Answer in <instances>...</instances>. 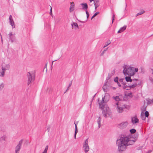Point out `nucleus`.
I'll return each instance as SVG.
<instances>
[{
  "instance_id": "obj_23",
  "label": "nucleus",
  "mask_w": 153,
  "mask_h": 153,
  "mask_svg": "<svg viewBox=\"0 0 153 153\" xmlns=\"http://www.w3.org/2000/svg\"><path fill=\"white\" fill-rule=\"evenodd\" d=\"M141 117L143 120H145L146 119L145 116L143 113H142L141 114Z\"/></svg>"
},
{
  "instance_id": "obj_13",
  "label": "nucleus",
  "mask_w": 153,
  "mask_h": 153,
  "mask_svg": "<svg viewBox=\"0 0 153 153\" xmlns=\"http://www.w3.org/2000/svg\"><path fill=\"white\" fill-rule=\"evenodd\" d=\"M81 5L82 6V9L86 10H87L88 8V5L86 3H82L81 4Z\"/></svg>"
},
{
  "instance_id": "obj_45",
  "label": "nucleus",
  "mask_w": 153,
  "mask_h": 153,
  "mask_svg": "<svg viewBox=\"0 0 153 153\" xmlns=\"http://www.w3.org/2000/svg\"><path fill=\"white\" fill-rule=\"evenodd\" d=\"M71 4H74L73 2H72L70 3Z\"/></svg>"
},
{
  "instance_id": "obj_10",
  "label": "nucleus",
  "mask_w": 153,
  "mask_h": 153,
  "mask_svg": "<svg viewBox=\"0 0 153 153\" xmlns=\"http://www.w3.org/2000/svg\"><path fill=\"white\" fill-rule=\"evenodd\" d=\"M132 123L134 125H136L139 122V120L137 116H135L132 118Z\"/></svg>"
},
{
  "instance_id": "obj_3",
  "label": "nucleus",
  "mask_w": 153,
  "mask_h": 153,
  "mask_svg": "<svg viewBox=\"0 0 153 153\" xmlns=\"http://www.w3.org/2000/svg\"><path fill=\"white\" fill-rule=\"evenodd\" d=\"M102 108V113L103 115L105 118L111 117L112 115V113L109 107L106 105H101Z\"/></svg>"
},
{
  "instance_id": "obj_18",
  "label": "nucleus",
  "mask_w": 153,
  "mask_h": 153,
  "mask_svg": "<svg viewBox=\"0 0 153 153\" xmlns=\"http://www.w3.org/2000/svg\"><path fill=\"white\" fill-rule=\"evenodd\" d=\"M101 119L100 117H99L97 120V123L98 124V127L100 128L101 126Z\"/></svg>"
},
{
  "instance_id": "obj_28",
  "label": "nucleus",
  "mask_w": 153,
  "mask_h": 153,
  "mask_svg": "<svg viewBox=\"0 0 153 153\" xmlns=\"http://www.w3.org/2000/svg\"><path fill=\"white\" fill-rule=\"evenodd\" d=\"M110 43H111V42H110V41H108L105 44V45L104 46L103 48H105Z\"/></svg>"
},
{
  "instance_id": "obj_15",
  "label": "nucleus",
  "mask_w": 153,
  "mask_h": 153,
  "mask_svg": "<svg viewBox=\"0 0 153 153\" xmlns=\"http://www.w3.org/2000/svg\"><path fill=\"white\" fill-rule=\"evenodd\" d=\"M10 67V66L9 64L5 65H3L2 68L6 71V70H9Z\"/></svg>"
},
{
  "instance_id": "obj_52",
  "label": "nucleus",
  "mask_w": 153,
  "mask_h": 153,
  "mask_svg": "<svg viewBox=\"0 0 153 153\" xmlns=\"http://www.w3.org/2000/svg\"><path fill=\"white\" fill-rule=\"evenodd\" d=\"M68 90V88L67 89V90H66V91Z\"/></svg>"
},
{
  "instance_id": "obj_11",
  "label": "nucleus",
  "mask_w": 153,
  "mask_h": 153,
  "mask_svg": "<svg viewBox=\"0 0 153 153\" xmlns=\"http://www.w3.org/2000/svg\"><path fill=\"white\" fill-rule=\"evenodd\" d=\"M9 22L13 28H15V25L14 21L12 19L11 15H10L9 17Z\"/></svg>"
},
{
  "instance_id": "obj_19",
  "label": "nucleus",
  "mask_w": 153,
  "mask_h": 153,
  "mask_svg": "<svg viewBox=\"0 0 153 153\" xmlns=\"http://www.w3.org/2000/svg\"><path fill=\"white\" fill-rule=\"evenodd\" d=\"M74 4H71L70 8V12H71L73 11L74 10Z\"/></svg>"
},
{
  "instance_id": "obj_36",
  "label": "nucleus",
  "mask_w": 153,
  "mask_h": 153,
  "mask_svg": "<svg viewBox=\"0 0 153 153\" xmlns=\"http://www.w3.org/2000/svg\"><path fill=\"white\" fill-rule=\"evenodd\" d=\"M118 79L117 77H116V78H115L114 79V82H118Z\"/></svg>"
},
{
  "instance_id": "obj_24",
  "label": "nucleus",
  "mask_w": 153,
  "mask_h": 153,
  "mask_svg": "<svg viewBox=\"0 0 153 153\" xmlns=\"http://www.w3.org/2000/svg\"><path fill=\"white\" fill-rule=\"evenodd\" d=\"M4 87V85L3 83H1L0 84V91H1Z\"/></svg>"
},
{
  "instance_id": "obj_41",
  "label": "nucleus",
  "mask_w": 153,
  "mask_h": 153,
  "mask_svg": "<svg viewBox=\"0 0 153 153\" xmlns=\"http://www.w3.org/2000/svg\"><path fill=\"white\" fill-rule=\"evenodd\" d=\"M122 86L123 89H126V86H125L124 85H123Z\"/></svg>"
},
{
  "instance_id": "obj_47",
  "label": "nucleus",
  "mask_w": 153,
  "mask_h": 153,
  "mask_svg": "<svg viewBox=\"0 0 153 153\" xmlns=\"http://www.w3.org/2000/svg\"><path fill=\"white\" fill-rule=\"evenodd\" d=\"M95 9H97V8L98 7H97V6H95Z\"/></svg>"
},
{
  "instance_id": "obj_49",
  "label": "nucleus",
  "mask_w": 153,
  "mask_h": 153,
  "mask_svg": "<svg viewBox=\"0 0 153 153\" xmlns=\"http://www.w3.org/2000/svg\"><path fill=\"white\" fill-rule=\"evenodd\" d=\"M55 61H53V62H52V64H53V62H54Z\"/></svg>"
},
{
  "instance_id": "obj_8",
  "label": "nucleus",
  "mask_w": 153,
  "mask_h": 153,
  "mask_svg": "<svg viewBox=\"0 0 153 153\" xmlns=\"http://www.w3.org/2000/svg\"><path fill=\"white\" fill-rule=\"evenodd\" d=\"M131 82V84L129 86L130 88H134L141 84L140 81L137 79H132Z\"/></svg>"
},
{
  "instance_id": "obj_37",
  "label": "nucleus",
  "mask_w": 153,
  "mask_h": 153,
  "mask_svg": "<svg viewBox=\"0 0 153 153\" xmlns=\"http://www.w3.org/2000/svg\"><path fill=\"white\" fill-rule=\"evenodd\" d=\"M99 13L98 12H97L95 13H94L93 15V17H95L96 16H97V14H98Z\"/></svg>"
},
{
  "instance_id": "obj_31",
  "label": "nucleus",
  "mask_w": 153,
  "mask_h": 153,
  "mask_svg": "<svg viewBox=\"0 0 153 153\" xmlns=\"http://www.w3.org/2000/svg\"><path fill=\"white\" fill-rule=\"evenodd\" d=\"M145 117H148L149 115V112L147 111H146L145 112Z\"/></svg>"
},
{
  "instance_id": "obj_1",
  "label": "nucleus",
  "mask_w": 153,
  "mask_h": 153,
  "mask_svg": "<svg viewBox=\"0 0 153 153\" xmlns=\"http://www.w3.org/2000/svg\"><path fill=\"white\" fill-rule=\"evenodd\" d=\"M136 140L130 136H121L116 142L118 151L120 152L125 151L127 146L134 144Z\"/></svg>"
},
{
  "instance_id": "obj_33",
  "label": "nucleus",
  "mask_w": 153,
  "mask_h": 153,
  "mask_svg": "<svg viewBox=\"0 0 153 153\" xmlns=\"http://www.w3.org/2000/svg\"><path fill=\"white\" fill-rule=\"evenodd\" d=\"M86 13L87 15V18L88 19L89 17V14L87 10H86Z\"/></svg>"
},
{
  "instance_id": "obj_40",
  "label": "nucleus",
  "mask_w": 153,
  "mask_h": 153,
  "mask_svg": "<svg viewBox=\"0 0 153 153\" xmlns=\"http://www.w3.org/2000/svg\"><path fill=\"white\" fill-rule=\"evenodd\" d=\"M114 15H113V16L112 17V23H113V21L114 20Z\"/></svg>"
},
{
  "instance_id": "obj_9",
  "label": "nucleus",
  "mask_w": 153,
  "mask_h": 153,
  "mask_svg": "<svg viewBox=\"0 0 153 153\" xmlns=\"http://www.w3.org/2000/svg\"><path fill=\"white\" fill-rule=\"evenodd\" d=\"M23 141V139H22L19 141L18 145L16 146L15 148L16 153H19Z\"/></svg>"
},
{
  "instance_id": "obj_7",
  "label": "nucleus",
  "mask_w": 153,
  "mask_h": 153,
  "mask_svg": "<svg viewBox=\"0 0 153 153\" xmlns=\"http://www.w3.org/2000/svg\"><path fill=\"white\" fill-rule=\"evenodd\" d=\"M28 85L33 81L35 79V75L32 72H29L27 74Z\"/></svg>"
},
{
  "instance_id": "obj_30",
  "label": "nucleus",
  "mask_w": 153,
  "mask_h": 153,
  "mask_svg": "<svg viewBox=\"0 0 153 153\" xmlns=\"http://www.w3.org/2000/svg\"><path fill=\"white\" fill-rule=\"evenodd\" d=\"M108 49V48H106V49H105L101 53V54H100V56H102L104 54V53L105 52V51H106Z\"/></svg>"
},
{
  "instance_id": "obj_32",
  "label": "nucleus",
  "mask_w": 153,
  "mask_h": 153,
  "mask_svg": "<svg viewBox=\"0 0 153 153\" xmlns=\"http://www.w3.org/2000/svg\"><path fill=\"white\" fill-rule=\"evenodd\" d=\"M48 149V146H47L43 152L45 153H47V152Z\"/></svg>"
},
{
  "instance_id": "obj_16",
  "label": "nucleus",
  "mask_w": 153,
  "mask_h": 153,
  "mask_svg": "<svg viewBox=\"0 0 153 153\" xmlns=\"http://www.w3.org/2000/svg\"><path fill=\"white\" fill-rule=\"evenodd\" d=\"M114 98L116 101H118L122 99V97L121 96L119 95L114 97Z\"/></svg>"
},
{
  "instance_id": "obj_42",
  "label": "nucleus",
  "mask_w": 153,
  "mask_h": 153,
  "mask_svg": "<svg viewBox=\"0 0 153 153\" xmlns=\"http://www.w3.org/2000/svg\"><path fill=\"white\" fill-rule=\"evenodd\" d=\"M117 84H118V85L119 86V87H121V85H120V83H119L118 82H117Z\"/></svg>"
},
{
  "instance_id": "obj_20",
  "label": "nucleus",
  "mask_w": 153,
  "mask_h": 153,
  "mask_svg": "<svg viewBox=\"0 0 153 153\" xmlns=\"http://www.w3.org/2000/svg\"><path fill=\"white\" fill-rule=\"evenodd\" d=\"M130 76H126V77L125 79H126V81H127V82H131V81H132V79H131V78Z\"/></svg>"
},
{
  "instance_id": "obj_4",
  "label": "nucleus",
  "mask_w": 153,
  "mask_h": 153,
  "mask_svg": "<svg viewBox=\"0 0 153 153\" xmlns=\"http://www.w3.org/2000/svg\"><path fill=\"white\" fill-rule=\"evenodd\" d=\"M114 109L118 113H121L126 108L125 105L121 104L119 102H116L114 105Z\"/></svg>"
},
{
  "instance_id": "obj_14",
  "label": "nucleus",
  "mask_w": 153,
  "mask_h": 153,
  "mask_svg": "<svg viewBox=\"0 0 153 153\" xmlns=\"http://www.w3.org/2000/svg\"><path fill=\"white\" fill-rule=\"evenodd\" d=\"M127 27L126 25H124L123 27L120 28L119 30L118 31V33H120L123 32L126 29Z\"/></svg>"
},
{
  "instance_id": "obj_6",
  "label": "nucleus",
  "mask_w": 153,
  "mask_h": 153,
  "mask_svg": "<svg viewBox=\"0 0 153 153\" xmlns=\"http://www.w3.org/2000/svg\"><path fill=\"white\" fill-rule=\"evenodd\" d=\"M88 143V138H87L83 142V143L82 149L85 153L88 152L90 149Z\"/></svg>"
},
{
  "instance_id": "obj_2",
  "label": "nucleus",
  "mask_w": 153,
  "mask_h": 153,
  "mask_svg": "<svg viewBox=\"0 0 153 153\" xmlns=\"http://www.w3.org/2000/svg\"><path fill=\"white\" fill-rule=\"evenodd\" d=\"M123 72L125 76H134L138 71L137 68H134L129 65H125L123 66Z\"/></svg>"
},
{
  "instance_id": "obj_26",
  "label": "nucleus",
  "mask_w": 153,
  "mask_h": 153,
  "mask_svg": "<svg viewBox=\"0 0 153 153\" xmlns=\"http://www.w3.org/2000/svg\"><path fill=\"white\" fill-rule=\"evenodd\" d=\"M144 12H145V11L143 10L142 11H141L140 12L138 13L136 15V16L137 17L139 15H141L143 14L144 13Z\"/></svg>"
},
{
  "instance_id": "obj_12",
  "label": "nucleus",
  "mask_w": 153,
  "mask_h": 153,
  "mask_svg": "<svg viewBox=\"0 0 153 153\" xmlns=\"http://www.w3.org/2000/svg\"><path fill=\"white\" fill-rule=\"evenodd\" d=\"M128 124L127 121L122 122L119 124V127L121 128H123L126 126Z\"/></svg>"
},
{
  "instance_id": "obj_48",
  "label": "nucleus",
  "mask_w": 153,
  "mask_h": 153,
  "mask_svg": "<svg viewBox=\"0 0 153 153\" xmlns=\"http://www.w3.org/2000/svg\"><path fill=\"white\" fill-rule=\"evenodd\" d=\"M94 17H93V16H92L91 19H92L93 18H94Z\"/></svg>"
},
{
  "instance_id": "obj_5",
  "label": "nucleus",
  "mask_w": 153,
  "mask_h": 153,
  "mask_svg": "<svg viewBox=\"0 0 153 153\" xmlns=\"http://www.w3.org/2000/svg\"><path fill=\"white\" fill-rule=\"evenodd\" d=\"M110 98V96L108 93L105 94V95L104 97L102 98V101L101 102H99V107L100 108H102V106L101 105H103V104L104 102H107Z\"/></svg>"
},
{
  "instance_id": "obj_43",
  "label": "nucleus",
  "mask_w": 153,
  "mask_h": 153,
  "mask_svg": "<svg viewBox=\"0 0 153 153\" xmlns=\"http://www.w3.org/2000/svg\"><path fill=\"white\" fill-rule=\"evenodd\" d=\"M150 103H153V99L152 100H150Z\"/></svg>"
},
{
  "instance_id": "obj_38",
  "label": "nucleus",
  "mask_w": 153,
  "mask_h": 153,
  "mask_svg": "<svg viewBox=\"0 0 153 153\" xmlns=\"http://www.w3.org/2000/svg\"><path fill=\"white\" fill-rule=\"evenodd\" d=\"M95 6H97V7L99 6V4L94 3Z\"/></svg>"
},
{
  "instance_id": "obj_29",
  "label": "nucleus",
  "mask_w": 153,
  "mask_h": 153,
  "mask_svg": "<svg viewBox=\"0 0 153 153\" xmlns=\"http://www.w3.org/2000/svg\"><path fill=\"white\" fill-rule=\"evenodd\" d=\"M102 88L105 92L107 91V86L106 85H104L102 87Z\"/></svg>"
},
{
  "instance_id": "obj_51",
  "label": "nucleus",
  "mask_w": 153,
  "mask_h": 153,
  "mask_svg": "<svg viewBox=\"0 0 153 153\" xmlns=\"http://www.w3.org/2000/svg\"><path fill=\"white\" fill-rule=\"evenodd\" d=\"M91 104H90V106H91Z\"/></svg>"
},
{
  "instance_id": "obj_35",
  "label": "nucleus",
  "mask_w": 153,
  "mask_h": 153,
  "mask_svg": "<svg viewBox=\"0 0 153 153\" xmlns=\"http://www.w3.org/2000/svg\"><path fill=\"white\" fill-rule=\"evenodd\" d=\"M13 34H12V33H10L9 34V36L10 37V39H11L12 38H11V36H13Z\"/></svg>"
},
{
  "instance_id": "obj_50",
  "label": "nucleus",
  "mask_w": 153,
  "mask_h": 153,
  "mask_svg": "<svg viewBox=\"0 0 153 153\" xmlns=\"http://www.w3.org/2000/svg\"><path fill=\"white\" fill-rule=\"evenodd\" d=\"M115 88H113V89H115Z\"/></svg>"
},
{
  "instance_id": "obj_25",
  "label": "nucleus",
  "mask_w": 153,
  "mask_h": 153,
  "mask_svg": "<svg viewBox=\"0 0 153 153\" xmlns=\"http://www.w3.org/2000/svg\"><path fill=\"white\" fill-rule=\"evenodd\" d=\"M125 95L126 96L132 97V93L131 92L127 93L125 94Z\"/></svg>"
},
{
  "instance_id": "obj_27",
  "label": "nucleus",
  "mask_w": 153,
  "mask_h": 153,
  "mask_svg": "<svg viewBox=\"0 0 153 153\" xmlns=\"http://www.w3.org/2000/svg\"><path fill=\"white\" fill-rule=\"evenodd\" d=\"M130 131L131 134H134L136 131V130L134 128L130 130Z\"/></svg>"
},
{
  "instance_id": "obj_17",
  "label": "nucleus",
  "mask_w": 153,
  "mask_h": 153,
  "mask_svg": "<svg viewBox=\"0 0 153 153\" xmlns=\"http://www.w3.org/2000/svg\"><path fill=\"white\" fill-rule=\"evenodd\" d=\"M5 71V70L3 69L2 68H1V70L0 71V77H3L4 76Z\"/></svg>"
},
{
  "instance_id": "obj_22",
  "label": "nucleus",
  "mask_w": 153,
  "mask_h": 153,
  "mask_svg": "<svg viewBox=\"0 0 153 153\" xmlns=\"http://www.w3.org/2000/svg\"><path fill=\"white\" fill-rule=\"evenodd\" d=\"M71 25L73 27H75V28H78V26L77 23L74 22L73 23V24H71Z\"/></svg>"
},
{
  "instance_id": "obj_34",
  "label": "nucleus",
  "mask_w": 153,
  "mask_h": 153,
  "mask_svg": "<svg viewBox=\"0 0 153 153\" xmlns=\"http://www.w3.org/2000/svg\"><path fill=\"white\" fill-rule=\"evenodd\" d=\"M99 0H94V3L99 4Z\"/></svg>"
},
{
  "instance_id": "obj_44",
  "label": "nucleus",
  "mask_w": 153,
  "mask_h": 153,
  "mask_svg": "<svg viewBox=\"0 0 153 153\" xmlns=\"http://www.w3.org/2000/svg\"><path fill=\"white\" fill-rule=\"evenodd\" d=\"M148 103L150 104V103H150V100H149V101H148Z\"/></svg>"
},
{
  "instance_id": "obj_39",
  "label": "nucleus",
  "mask_w": 153,
  "mask_h": 153,
  "mask_svg": "<svg viewBox=\"0 0 153 153\" xmlns=\"http://www.w3.org/2000/svg\"><path fill=\"white\" fill-rule=\"evenodd\" d=\"M50 14L51 15L52 14V7H51V8L50 9Z\"/></svg>"
},
{
  "instance_id": "obj_21",
  "label": "nucleus",
  "mask_w": 153,
  "mask_h": 153,
  "mask_svg": "<svg viewBox=\"0 0 153 153\" xmlns=\"http://www.w3.org/2000/svg\"><path fill=\"white\" fill-rule=\"evenodd\" d=\"M74 124L75 125V134H74V138H75V139H76V134L78 132V130L77 129L76 125L75 123H74Z\"/></svg>"
},
{
  "instance_id": "obj_46",
  "label": "nucleus",
  "mask_w": 153,
  "mask_h": 153,
  "mask_svg": "<svg viewBox=\"0 0 153 153\" xmlns=\"http://www.w3.org/2000/svg\"><path fill=\"white\" fill-rule=\"evenodd\" d=\"M89 0L90 2H92L93 1H94V0Z\"/></svg>"
}]
</instances>
